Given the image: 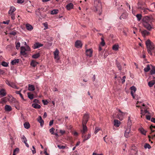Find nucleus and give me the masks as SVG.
I'll list each match as a JSON object with an SVG mask.
<instances>
[{
  "instance_id": "nucleus-46",
  "label": "nucleus",
  "mask_w": 155,
  "mask_h": 155,
  "mask_svg": "<svg viewBox=\"0 0 155 155\" xmlns=\"http://www.w3.org/2000/svg\"><path fill=\"white\" fill-rule=\"evenodd\" d=\"M130 89L131 90V91H133V92L135 93L137 90V89L134 86H132L130 88Z\"/></svg>"
},
{
  "instance_id": "nucleus-18",
  "label": "nucleus",
  "mask_w": 155,
  "mask_h": 155,
  "mask_svg": "<svg viewBox=\"0 0 155 155\" xmlns=\"http://www.w3.org/2000/svg\"><path fill=\"white\" fill-rule=\"evenodd\" d=\"M141 9L143 11V12L144 13V14H147L148 12H153V11L152 10L148 8H145L143 7Z\"/></svg>"
},
{
  "instance_id": "nucleus-22",
  "label": "nucleus",
  "mask_w": 155,
  "mask_h": 155,
  "mask_svg": "<svg viewBox=\"0 0 155 155\" xmlns=\"http://www.w3.org/2000/svg\"><path fill=\"white\" fill-rule=\"evenodd\" d=\"M114 125L117 127H119L120 124V122L117 120H114Z\"/></svg>"
},
{
  "instance_id": "nucleus-6",
  "label": "nucleus",
  "mask_w": 155,
  "mask_h": 155,
  "mask_svg": "<svg viewBox=\"0 0 155 155\" xmlns=\"http://www.w3.org/2000/svg\"><path fill=\"white\" fill-rule=\"evenodd\" d=\"M82 44L80 40H77L75 43V46L77 48H81L82 46Z\"/></svg>"
},
{
  "instance_id": "nucleus-61",
  "label": "nucleus",
  "mask_w": 155,
  "mask_h": 155,
  "mask_svg": "<svg viewBox=\"0 0 155 155\" xmlns=\"http://www.w3.org/2000/svg\"><path fill=\"white\" fill-rule=\"evenodd\" d=\"M11 82H10V81H8V80H6L5 81V83H6L9 86H10V85H11Z\"/></svg>"
},
{
  "instance_id": "nucleus-3",
  "label": "nucleus",
  "mask_w": 155,
  "mask_h": 155,
  "mask_svg": "<svg viewBox=\"0 0 155 155\" xmlns=\"http://www.w3.org/2000/svg\"><path fill=\"white\" fill-rule=\"evenodd\" d=\"M94 4L96 11H100L102 8L101 3L100 0H94Z\"/></svg>"
},
{
  "instance_id": "nucleus-7",
  "label": "nucleus",
  "mask_w": 155,
  "mask_h": 155,
  "mask_svg": "<svg viewBox=\"0 0 155 155\" xmlns=\"http://www.w3.org/2000/svg\"><path fill=\"white\" fill-rule=\"evenodd\" d=\"M93 50L92 49L90 48L87 49L86 51V54L89 57H91L92 56Z\"/></svg>"
},
{
  "instance_id": "nucleus-12",
  "label": "nucleus",
  "mask_w": 155,
  "mask_h": 155,
  "mask_svg": "<svg viewBox=\"0 0 155 155\" xmlns=\"http://www.w3.org/2000/svg\"><path fill=\"white\" fill-rule=\"evenodd\" d=\"M6 92L5 89H2L0 90V96L1 97H4L6 95Z\"/></svg>"
},
{
  "instance_id": "nucleus-20",
  "label": "nucleus",
  "mask_w": 155,
  "mask_h": 155,
  "mask_svg": "<svg viewBox=\"0 0 155 155\" xmlns=\"http://www.w3.org/2000/svg\"><path fill=\"white\" fill-rule=\"evenodd\" d=\"M131 125L132 123L130 120V117H129L127 123V128H130V129H131Z\"/></svg>"
},
{
  "instance_id": "nucleus-57",
  "label": "nucleus",
  "mask_w": 155,
  "mask_h": 155,
  "mask_svg": "<svg viewBox=\"0 0 155 155\" xmlns=\"http://www.w3.org/2000/svg\"><path fill=\"white\" fill-rule=\"evenodd\" d=\"M42 101L44 105H47L48 104V102L46 100H42Z\"/></svg>"
},
{
  "instance_id": "nucleus-30",
  "label": "nucleus",
  "mask_w": 155,
  "mask_h": 155,
  "mask_svg": "<svg viewBox=\"0 0 155 155\" xmlns=\"http://www.w3.org/2000/svg\"><path fill=\"white\" fill-rule=\"evenodd\" d=\"M20 92H21V91H16L15 93L17 94H19L21 97V98L22 99H23V100H24L25 101H26V100L24 99V97H23L22 94Z\"/></svg>"
},
{
  "instance_id": "nucleus-17",
  "label": "nucleus",
  "mask_w": 155,
  "mask_h": 155,
  "mask_svg": "<svg viewBox=\"0 0 155 155\" xmlns=\"http://www.w3.org/2000/svg\"><path fill=\"white\" fill-rule=\"evenodd\" d=\"M141 33L143 37H145L146 36L149 35L150 33L146 30H143L141 31Z\"/></svg>"
},
{
  "instance_id": "nucleus-50",
  "label": "nucleus",
  "mask_w": 155,
  "mask_h": 155,
  "mask_svg": "<svg viewBox=\"0 0 155 155\" xmlns=\"http://www.w3.org/2000/svg\"><path fill=\"white\" fill-rule=\"evenodd\" d=\"M57 146L58 147V148L60 149H64L66 147L65 146L62 145H58Z\"/></svg>"
},
{
  "instance_id": "nucleus-52",
  "label": "nucleus",
  "mask_w": 155,
  "mask_h": 155,
  "mask_svg": "<svg viewBox=\"0 0 155 155\" xmlns=\"http://www.w3.org/2000/svg\"><path fill=\"white\" fill-rule=\"evenodd\" d=\"M136 107H140V108L141 109L140 114L142 115H144V114H143V110L142 109V107L140 106H139V105H136Z\"/></svg>"
},
{
  "instance_id": "nucleus-44",
  "label": "nucleus",
  "mask_w": 155,
  "mask_h": 155,
  "mask_svg": "<svg viewBox=\"0 0 155 155\" xmlns=\"http://www.w3.org/2000/svg\"><path fill=\"white\" fill-rule=\"evenodd\" d=\"M144 147L145 149L148 148V149H150L151 148V147L149 144L147 143H146L144 144Z\"/></svg>"
},
{
  "instance_id": "nucleus-31",
  "label": "nucleus",
  "mask_w": 155,
  "mask_h": 155,
  "mask_svg": "<svg viewBox=\"0 0 155 155\" xmlns=\"http://www.w3.org/2000/svg\"><path fill=\"white\" fill-rule=\"evenodd\" d=\"M155 84V81L154 80L149 81L148 83V85L150 87H152Z\"/></svg>"
},
{
  "instance_id": "nucleus-10",
  "label": "nucleus",
  "mask_w": 155,
  "mask_h": 155,
  "mask_svg": "<svg viewBox=\"0 0 155 155\" xmlns=\"http://www.w3.org/2000/svg\"><path fill=\"white\" fill-rule=\"evenodd\" d=\"M138 6V9H141L143 8V6L145 5V3L144 2H139L137 4Z\"/></svg>"
},
{
  "instance_id": "nucleus-60",
  "label": "nucleus",
  "mask_w": 155,
  "mask_h": 155,
  "mask_svg": "<svg viewBox=\"0 0 155 155\" xmlns=\"http://www.w3.org/2000/svg\"><path fill=\"white\" fill-rule=\"evenodd\" d=\"M126 77L125 76H124L123 77V78L121 79L122 80V83L123 84L125 82V79L126 78Z\"/></svg>"
},
{
  "instance_id": "nucleus-25",
  "label": "nucleus",
  "mask_w": 155,
  "mask_h": 155,
  "mask_svg": "<svg viewBox=\"0 0 155 155\" xmlns=\"http://www.w3.org/2000/svg\"><path fill=\"white\" fill-rule=\"evenodd\" d=\"M5 110L7 111H10L12 110L11 107L8 105H6L5 106Z\"/></svg>"
},
{
  "instance_id": "nucleus-28",
  "label": "nucleus",
  "mask_w": 155,
  "mask_h": 155,
  "mask_svg": "<svg viewBox=\"0 0 155 155\" xmlns=\"http://www.w3.org/2000/svg\"><path fill=\"white\" fill-rule=\"evenodd\" d=\"M35 90L34 86L33 85L29 84L28 85V90L30 91H34Z\"/></svg>"
},
{
  "instance_id": "nucleus-62",
  "label": "nucleus",
  "mask_w": 155,
  "mask_h": 155,
  "mask_svg": "<svg viewBox=\"0 0 155 155\" xmlns=\"http://www.w3.org/2000/svg\"><path fill=\"white\" fill-rule=\"evenodd\" d=\"M60 133H61V134L62 135H63L65 133V131L64 130H60Z\"/></svg>"
},
{
  "instance_id": "nucleus-15",
  "label": "nucleus",
  "mask_w": 155,
  "mask_h": 155,
  "mask_svg": "<svg viewBox=\"0 0 155 155\" xmlns=\"http://www.w3.org/2000/svg\"><path fill=\"white\" fill-rule=\"evenodd\" d=\"M43 45L39 42L36 43L34 44L33 48L34 49L38 48L41 47L43 46Z\"/></svg>"
},
{
  "instance_id": "nucleus-56",
  "label": "nucleus",
  "mask_w": 155,
  "mask_h": 155,
  "mask_svg": "<svg viewBox=\"0 0 155 155\" xmlns=\"http://www.w3.org/2000/svg\"><path fill=\"white\" fill-rule=\"evenodd\" d=\"M20 43L19 42H18L16 45V48L17 49H19V47H20Z\"/></svg>"
},
{
  "instance_id": "nucleus-42",
  "label": "nucleus",
  "mask_w": 155,
  "mask_h": 155,
  "mask_svg": "<svg viewBox=\"0 0 155 155\" xmlns=\"http://www.w3.org/2000/svg\"><path fill=\"white\" fill-rule=\"evenodd\" d=\"M137 18V20L139 21H140L141 19L142 18V15L141 14H137L136 15V16Z\"/></svg>"
},
{
  "instance_id": "nucleus-39",
  "label": "nucleus",
  "mask_w": 155,
  "mask_h": 155,
  "mask_svg": "<svg viewBox=\"0 0 155 155\" xmlns=\"http://www.w3.org/2000/svg\"><path fill=\"white\" fill-rule=\"evenodd\" d=\"M119 48V45H115L112 47V49L113 50L117 51L118 50Z\"/></svg>"
},
{
  "instance_id": "nucleus-21",
  "label": "nucleus",
  "mask_w": 155,
  "mask_h": 155,
  "mask_svg": "<svg viewBox=\"0 0 155 155\" xmlns=\"http://www.w3.org/2000/svg\"><path fill=\"white\" fill-rule=\"evenodd\" d=\"M38 64V62L36 61H35L33 60L31 62L30 65L31 66L35 67Z\"/></svg>"
},
{
  "instance_id": "nucleus-51",
  "label": "nucleus",
  "mask_w": 155,
  "mask_h": 155,
  "mask_svg": "<svg viewBox=\"0 0 155 155\" xmlns=\"http://www.w3.org/2000/svg\"><path fill=\"white\" fill-rule=\"evenodd\" d=\"M54 130L55 129L53 127L51 128L50 129V132L52 134H54Z\"/></svg>"
},
{
  "instance_id": "nucleus-37",
  "label": "nucleus",
  "mask_w": 155,
  "mask_h": 155,
  "mask_svg": "<svg viewBox=\"0 0 155 155\" xmlns=\"http://www.w3.org/2000/svg\"><path fill=\"white\" fill-rule=\"evenodd\" d=\"M127 15L126 13H124L122 14L120 16V19H126L127 17Z\"/></svg>"
},
{
  "instance_id": "nucleus-40",
  "label": "nucleus",
  "mask_w": 155,
  "mask_h": 155,
  "mask_svg": "<svg viewBox=\"0 0 155 155\" xmlns=\"http://www.w3.org/2000/svg\"><path fill=\"white\" fill-rule=\"evenodd\" d=\"M150 70V68L149 64H147L146 68H145L144 71L145 72H147Z\"/></svg>"
},
{
  "instance_id": "nucleus-41",
  "label": "nucleus",
  "mask_w": 155,
  "mask_h": 155,
  "mask_svg": "<svg viewBox=\"0 0 155 155\" xmlns=\"http://www.w3.org/2000/svg\"><path fill=\"white\" fill-rule=\"evenodd\" d=\"M58 9H54L51 11V14L52 15L56 14L58 13Z\"/></svg>"
},
{
  "instance_id": "nucleus-45",
  "label": "nucleus",
  "mask_w": 155,
  "mask_h": 155,
  "mask_svg": "<svg viewBox=\"0 0 155 155\" xmlns=\"http://www.w3.org/2000/svg\"><path fill=\"white\" fill-rule=\"evenodd\" d=\"M8 63H7L4 61H2L1 63V65L4 67H7L8 66Z\"/></svg>"
},
{
  "instance_id": "nucleus-63",
  "label": "nucleus",
  "mask_w": 155,
  "mask_h": 155,
  "mask_svg": "<svg viewBox=\"0 0 155 155\" xmlns=\"http://www.w3.org/2000/svg\"><path fill=\"white\" fill-rule=\"evenodd\" d=\"M25 50L27 51H30L31 50L30 48L28 45H26V48H25Z\"/></svg>"
},
{
  "instance_id": "nucleus-8",
  "label": "nucleus",
  "mask_w": 155,
  "mask_h": 155,
  "mask_svg": "<svg viewBox=\"0 0 155 155\" xmlns=\"http://www.w3.org/2000/svg\"><path fill=\"white\" fill-rule=\"evenodd\" d=\"M86 133H84V134H82V137L84 138L83 140V142H84L86 140H88L91 137V134H89L87 135V136L86 135H85V134Z\"/></svg>"
},
{
  "instance_id": "nucleus-48",
  "label": "nucleus",
  "mask_w": 155,
  "mask_h": 155,
  "mask_svg": "<svg viewBox=\"0 0 155 155\" xmlns=\"http://www.w3.org/2000/svg\"><path fill=\"white\" fill-rule=\"evenodd\" d=\"M21 139L22 140V142H24L27 141V140L24 135L22 136V137H21Z\"/></svg>"
},
{
  "instance_id": "nucleus-33",
  "label": "nucleus",
  "mask_w": 155,
  "mask_h": 155,
  "mask_svg": "<svg viewBox=\"0 0 155 155\" xmlns=\"http://www.w3.org/2000/svg\"><path fill=\"white\" fill-rule=\"evenodd\" d=\"M152 69L150 71V74L151 75L155 74V67L154 66L151 65Z\"/></svg>"
},
{
  "instance_id": "nucleus-1",
  "label": "nucleus",
  "mask_w": 155,
  "mask_h": 155,
  "mask_svg": "<svg viewBox=\"0 0 155 155\" xmlns=\"http://www.w3.org/2000/svg\"><path fill=\"white\" fill-rule=\"evenodd\" d=\"M154 19L151 16H145L142 19L143 26L148 31H150L153 28L152 22Z\"/></svg>"
},
{
  "instance_id": "nucleus-35",
  "label": "nucleus",
  "mask_w": 155,
  "mask_h": 155,
  "mask_svg": "<svg viewBox=\"0 0 155 155\" xmlns=\"http://www.w3.org/2000/svg\"><path fill=\"white\" fill-rule=\"evenodd\" d=\"M40 56L39 53H37L34 54L32 56V57L33 58L36 59L38 58Z\"/></svg>"
},
{
  "instance_id": "nucleus-53",
  "label": "nucleus",
  "mask_w": 155,
  "mask_h": 155,
  "mask_svg": "<svg viewBox=\"0 0 155 155\" xmlns=\"http://www.w3.org/2000/svg\"><path fill=\"white\" fill-rule=\"evenodd\" d=\"M33 149L31 150V151L33 154H34L36 153L35 149L34 146H32Z\"/></svg>"
},
{
  "instance_id": "nucleus-27",
  "label": "nucleus",
  "mask_w": 155,
  "mask_h": 155,
  "mask_svg": "<svg viewBox=\"0 0 155 155\" xmlns=\"http://www.w3.org/2000/svg\"><path fill=\"white\" fill-rule=\"evenodd\" d=\"M116 64L119 70H121L122 69V67L120 64V63L117 60H116Z\"/></svg>"
},
{
  "instance_id": "nucleus-19",
  "label": "nucleus",
  "mask_w": 155,
  "mask_h": 155,
  "mask_svg": "<svg viewBox=\"0 0 155 155\" xmlns=\"http://www.w3.org/2000/svg\"><path fill=\"white\" fill-rule=\"evenodd\" d=\"M9 100V98L7 97H4L1 99V101L0 102V103L1 104H3L4 103H5L7 101H8Z\"/></svg>"
},
{
  "instance_id": "nucleus-26",
  "label": "nucleus",
  "mask_w": 155,
  "mask_h": 155,
  "mask_svg": "<svg viewBox=\"0 0 155 155\" xmlns=\"http://www.w3.org/2000/svg\"><path fill=\"white\" fill-rule=\"evenodd\" d=\"M32 106L35 109H40L41 107L40 105L37 103H34L32 105Z\"/></svg>"
},
{
  "instance_id": "nucleus-4",
  "label": "nucleus",
  "mask_w": 155,
  "mask_h": 155,
  "mask_svg": "<svg viewBox=\"0 0 155 155\" xmlns=\"http://www.w3.org/2000/svg\"><path fill=\"white\" fill-rule=\"evenodd\" d=\"M16 10L15 8L13 6H11L10 7V9L8 12L9 14L11 16V18L12 20L15 19V15L13 12Z\"/></svg>"
},
{
  "instance_id": "nucleus-58",
  "label": "nucleus",
  "mask_w": 155,
  "mask_h": 155,
  "mask_svg": "<svg viewBox=\"0 0 155 155\" xmlns=\"http://www.w3.org/2000/svg\"><path fill=\"white\" fill-rule=\"evenodd\" d=\"M33 102L34 103H38L39 104L40 102L38 100V99H35L33 101Z\"/></svg>"
},
{
  "instance_id": "nucleus-54",
  "label": "nucleus",
  "mask_w": 155,
  "mask_h": 155,
  "mask_svg": "<svg viewBox=\"0 0 155 155\" xmlns=\"http://www.w3.org/2000/svg\"><path fill=\"white\" fill-rule=\"evenodd\" d=\"M143 109L144 110V111H143V114L147 113H148V111L147 110V108L146 107H145L144 108H143Z\"/></svg>"
},
{
  "instance_id": "nucleus-49",
  "label": "nucleus",
  "mask_w": 155,
  "mask_h": 155,
  "mask_svg": "<svg viewBox=\"0 0 155 155\" xmlns=\"http://www.w3.org/2000/svg\"><path fill=\"white\" fill-rule=\"evenodd\" d=\"M101 129L98 127H96L95 128V130L94 133L95 134H96Z\"/></svg>"
},
{
  "instance_id": "nucleus-23",
  "label": "nucleus",
  "mask_w": 155,
  "mask_h": 155,
  "mask_svg": "<svg viewBox=\"0 0 155 155\" xmlns=\"http://www.w3.org/2000/svg\"><path fill=\"white\" fill-rule=\"evenodd\" d=\"M26 29L29 31H31L33 29V28L32 26L29 24H26Z\"/></svg>"
},
{
  "instance_id": "nucleus-2",
  "label": "nucleus",
  "mask_w": 155,
  "mask_h": 155,
  "mask_svg": "<svg viewBox=\"0 0 155 155\" xmlns=\"http://www.w3.org/2000/svg\"><path fill=\"white\" fill-rule=\"evenodd\" d=\"M146 45L147 50L149 54L151 55H153V53L155 56V47L154 44L149 39L146 41Z\"/></svg>"
},
{
  "instance_id": "nucleus-38",
  "label": "nucleus",
  "mask_w": 155,
  "mask_h": 155,
  "mask_svg": "<svg viewBox=\"0 0 155 155\" xmlns=\"http://www.w3.org/2000/svg\"><path fill=\"white\" fill-rule=\"evenodd\" d=\"M149 9L152 10L153 11V10L155 9V3H153L151 4L150 8Z\"/></svg>"
},
{
  "instance_id": "nucleus-29",
  "label": "nucleus",
  "mask_w": 155,
  "mask_h": 155,
  "mask_svg": "<svg viewBox=\"0 0 155 155\" xmlns=\"http://www.w3.org/2000/svg\"><path fill=\"white\" fill-rule=\"evenodd\" d=\"M10 86L16 89H19V87H17L15 84L13 82H11V84Z\"/></svg>"
},
{
  "instance_id": "nucleus-9",
  "label": "nucleus",
  "mask_w": 155,
  "mask_h": 155,
  "mask_svg": "<svg viewBox=\"0 0 155 155\" xmlns=\"http://www.w3.org/2000/svg\"><path fill=\"white\" fill-rule=\"evenodd\" d=\"M131 129L127 128L125 131L124 136L126 138L130 137L129 134H130Z\"/></svg>"
},
{
  "instance_id": "nucleus-24",
  "label": "nucleus",
  "mask_w": 155,
  "mask_h": 155,
  "mask_svg": "<svg viewBox=\"0 0 155 155\" xmlns=\"http://www.w3.org/2000/svg\"><path fill=\"white\" fill-rule=\"evenodd\" d=\"M19 62V59H16L12 61L11 64L12 65L16 64L17 63Z\"/></svg>"
},
{
  "instance_id": "nucleus-59",
  "label": "nucleus",
  "mask_w": 155,
  "mask_h": 155,
  "mask_svg": "<svg viewBox=\"0 0 155 155\" xmlns=\"http://www.w3.org/2000/svg\"><path fill=\"white\" fill-rule=\"evenodd\" d=\"M26 51L25 47L22 46L21 47V51Z\"/></svg>"
},
{
  "instance_id": "nucleus-11",
  "label": "nucleus",
  "mask_w": 155,
  "mask_h": 155,
  "mask_svg": "<svg viewBox=\"0 0 155 155\" xmlns=\"http://www.w3.org/2000/svg\"><path fill=\"white\" fill-rule=\"evenodd\" d=\"M66 8L68 10H70L73 8L74 5L72 3H69L66 5Z\"/></svg>"
},
{
  "instance_id": "nucleus-55",
  "label": "nucleus",
  "mask_w": 155,
  "mask_h": 155,
  "mask_svg": "<svg viewBox=\"0 0 155 155\" xmlns=\"http://www.w3.org/2000/svg\"><path fill=\"white\" fill-rule=\"evenodd\" d=\"M20 53L21 55L24 56H26L27 54V53L25 52V51H20Z\"/></svg>"
},
{
  "instance_id": "nucleus-5",
  "label": "nucleus",
  "mask_w": 155,
  "mask_h": 155,
  "mask_svg": "<svg viewBox=\"0 0 155 155\" xmlns=\"http://www.w3.org/2000/svg\"><path fill=\"white\" fill-rule=\"evenodd\" d=\"M89 115L88 114H85L83 117L82 123L86 124L89 119Z\"/></svg>"
},
{
  "instance_id": "nucleus-64",
  "label": "nucleus",
  "mask_w": 155,
  "mask_h": 155,
  "mask_svg": "<svg viewBox=\"0 0 155 155\" xmlns=\"http://www.w3.org/2000/svg\"><path fill=\"white\" fill-rule=\"evenodd\" d=\"M146 119L148 120H150V119L151 120V116H150V115H146Z\"/></svg>"
},
{
  "instance_id": "nucleus-13",
  "label": "nucleus",
  "mask_w": 155,
  "mask_h": 155,
  "mask_svg": "<svg viewBox=\"0 0 155 155\" xmlns=\"http://www.w3.org/2000/svg\"><path fill=\"white\" fill-rule=\"evenodd\" d=\"M58 54L59 51L57 49H56V50L54 52V58L56 59L57 60H58L59 59L58 56Z\"/></svg>"
},
{
  "instance_id": "nucleus-14",
  "label": "nucleus",
  "mask_w": 155,
  "mask_h": 155,
  "mask_svg": "<svg viewBox=\"0 0 155 155\" xmlns=\"http://www.w3.org/2000/svg\"><path fill=\"white\" fill-rule=\"evenodd\" d=\"M86 124H84V123H82L83 129L81 131V132L82 134H84V133H86L87 131V129Z\"/></svg>"
},
{
  "instance_id": "nucleus-47",
  "label": "nucleus",
  "mask_w": 155,
  "mask_h": 155,
  "mask_svg": "<svg viewBox=\"0 0 155 155\" xmlns=\"http://www.w3.org/2000/svg\"><path fill=\"white\" fill-rule=\"evenodd\" d=\"M101 45L103 46L105 45V43L104 41V40L103 37L101 38Z\"/></svg>"
},
{
  "instance_id": "nucleus-32",
  "label": "nucleus",
  "mask_w": 155,
  "mask_h": 155,
  "mask_svg": "<svg viewBox=\"0 0 155 155\" xmlns=\"http://www.w3.org/2000/svg\"><path fill=\"white\" fill-rule=\"evenodd\" d=\"M139 130H140V132L143 134L145 135L146 131L144 130V129L141 127L139 129Z\"/></svg>"
},
{
  "instance_id": "nucleus-36",
  "label": "nucleus",
  "mask_w": 155,
  "mask_h": 155,
  "mask_svg": "<svg viewBox=\"0 0 155 155\" xmlns=\"http://www.w3.org/2000/svg\"><path fill=\"white\" fill-rule=\"evenodd\" d=\"M28 97L30 99H32L34 98V94H31V93L29 92L28 93Z\"/></svg>"
},
{
  "instance_id": "nucleus-43",
  "label": "nucleus",
  "mask_w": 155,
  "mask_h": 155,
  "mask_svg": "<svg viewBox=\"0 0 155 155\" xmlns=\"http://www.w3.org/2000/svg\"><path fill=\"white\" fill-rule=\"evenodd\" d=\"M15 107L18 110H19L20 109V107L19 105V103L18 101H16L15 102Z\"/></svg>"
},
{
  "instance_id": "nucleus-34",
  "label": "nucleus",
  "mask_w": 155,
  "mask_h": 155,
  "mask_svg": "<svg viewBox=\"0 0 155 155\" xmlns=\"http://www.w3.org/2000/svg\"><path fill=\"white\" fill-rule=\"evenodd\" d=\"M24 127L27 129H28L30 127V125L29 123L28 122H26L24 123Z\"/></svg>"
},
{
  "instance_id": "nucleus-16",
  "label": "nucleus",
  "mask_w": 155,
  "mask_h": 155,
  "mask_svg": "<svg viewBox=\"0 0 155 155\" xmlns=\"http://www.w3.org/2000/svg\"><path fill=\"white\" fill-rule=\"evenodd\" d=\"M37 120L40 123L41 126L42 127L44 124V121L42 119L41 117V116H39L37 118Z\"/></svg>"
}]
</instances>
